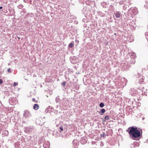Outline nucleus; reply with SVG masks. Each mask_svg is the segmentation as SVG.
I'll return each instance as SVG.
<instances>
[{"label": "nucleus", "instance_id": "1", "mask_svg": "<svg viewBox=\"0 0 148 148\" xmlns=\"http://www.w3.org/2000/svg\"><path fill=\"white\" fill-rule=\"evenodd\" d=\"M130 136L133 139L136 140L140 136V132L138 130H127Z\"/></svg>", "mask_w": 148, "mask_h": 148}, {"label": "nucleus", "instance_id": "2", "mask_svg": "<svg viewBox=\"0 0 148 148\" xmlns=\"http://www.w3.org/2000/svg\"><path fill=\"white\" fill-rule=\"evenodd\" d=\"M126 62L128 63V64H134L135 63V58L134 57L132 58L131 56L128 57L127 59H126Z\"/></svg>", "mask_w": 148, "mask_h": 148}, {"label": "nucleus", "instance_id": "3", "mask_svg": "<svg viewBox=\"0 0 148 148\" xmlns=\"http://www.w3.org/2000/svg\"><path fill=\"white\" fill-rule=\"evenodd\" d=\"M23 116L25 118H29L32 116L31 113L28 110H25L24 112Z\"/></svg>", "mask_w": 148, "mask_h": 148}, {"label": "nucleus", "instance_id": "4", "mask_svg": "<svg viewBox=\"0 0 148 148\" xmlns=\"http://www.w3.org/2000/svg\"><path fill=\"white\" fill-rule=\"evenodd\" d=\"M138 93L137 90L134 88H131L130 94L133 96H135Z\"/></svg>", "mask_w": 148, "mask_h": 148}, {"label": "nucleus", "instance_id": "5", "mask_svg": "<svg viewBox=\"0 0 148 148\" xmlns=\"http://www.w3.org/2000/svg\"><path fill=\"white\" fill-rule=\"evenodd\" d=\"M139 77H137L138 78V80L139 81V83L140 84H142V83L144 81V79L143 78V76H142L140 74L138 75Z\"/></svg>", "mask_w": 148, "mask_h": 148}, {"label": "nucleus", "instance_id": "6", "mask_svg": "<svg viewBox=\"0 0 148 148\" xmlns=\"http://www.w3.org/2000/svg\"><path fill=\"white\" fill-rule=\"evenodd\" d=\"M121 66V67L122 68V70H126L127 69L128 66H127L126 64L125 63H122Z\"/></svg>", "mask_w": 148, "mask_h": 148}, {"label": "nucleus", "instance_id": "7", "mask_svg": "<svg viewBox=\"0 0 148 148\" xmlns=\"http://www.w3.org/2000/svg\"><path fill=\"white\" fill-rule=\"evenodd\" d=\"M50 146V143L48 141H45L43 145V147L45 148H49Z\"/></svg>", "mask_w": 148, "mask_h": 148}, {"label": "nucleus", "instance_id": "8", "mask_svg": "<svg viewBox=\"0 0 148 148\" xmlns=\"http://www.w3.org/2000/svg\"><path fill=\"white\" fill-rule=\"evenodd\" d=\"M127 130H142V129L140 128H138L136 126L134 127L133 126L129 127Z\"/></svg>", "mask_w": 148, "mask_h": 148}, {"label": "nucleus", "instance_id": "9", "mask_svg": "<svg viewBox=\"0 0 148 148\" xmlns=\"http://www.w3.org/2000/svg\"><path fill=\"white\" fill-rule=\"evenodd\" d=\"M52 109V108L50 106L48 107L45 109V112H50L51 110V109Z\"/></svg>", "mask_w": 148, "mask_h": 148}, {"label": "nucleus", "instance_id": "10", "mask_svg": "<svg viewBox=\"0 0 148 148\" xmlns=\"http://www.w3.org/2000/svg\"><path fill=\"white\" fill-rule=\"evenodd\" d=\"M81 140V143L82 144H84L86 142V138H84V137H83L82 138Z\"/></svg>", "mask_w": 148, "mask_h": 148}, {"label": "nucleus", "instance_id": "11", "mask_svg": "<svg viewBox=\"0 0 148 148\" xmlns=\"http://www.w3.org/2000/svg\"><path fill=\"white\" fill-rule=\"evenodd\" d=\"M2 134L4 136H7L8 135V132L7 130H2Z\"/></svg>", "mask_w": 148, "mask_h": 148}, {"label": "nucleus", "instance_id": "12", "mask_svg": "<svg viewBox=\"0 0 148 148\" xmlns=\"http://www.w3.org/2000/svg\"><path fill=\"white\" fill-rule=\"evenodd\" d=\"M74 46V42L73 41H72L69 45V48H72Z\"/></svg>", "mask_w": 148, "mask_h": 148}, {"label": "nucleus", "instance_id": "13", "mask_svg": "<svg viewBox=\"0 0 148 148\" xmlns=\"http://www.w3.org/2000/svg\"><path fill=\"white\" fill-rule=\"evenodd\" d=\"M39 108L38 105L37 104H35L33 106V109L35 110H37Z\"/></svg>", "mask_w": 148, "mask_h": 148}, {"label": "nucleus", "instance_id": "14", "mask_svg": "<svg viewBox=\"0 0 148 148\" xmlns=\"http://www.w3.org/2000/svg\"><path fill=\"white\" fill-rule=\"evenodd\" d=\"M115 16L116 18H119L120 17V13L119 12H117L115 13Z\"/></svg>", "mask_w": 148, "mask_h": 148}, {"label": "nucleus", "instance_id": "15", "mask_svg": "<svg viewBox=\"0 0 148 148\" xmlns=\"http://www.w3.org/2000/svg\"><path fill=\"white\" fill-rule=\"evenodd\" d=\"M56 103H58L59 102L60 99L59 96H58L56 98Z\"/></svg>", "mask_w": 148, "mask_h": 148}, {"label": "nucleus", "instance_id": "16", "mask_svg": "<svg viewBox=\"0 0 148 148\" xmlns=\"http://www.w3.org/2000/svg\"><path fill=\"white\" fill-rule=\"evenodd\" d=\"M105 111H106V110H105V109H104V108L101 109L100 110V112H101V113L100 114V115H102L103 113H104L105 112Z\"/></svg>", "mask_w": 148, "mask_h": 148}, {"label": "nucleus", "instance_id": "17", "mask_svg": "<svg viewBox=\"0 0 148 148\" xmlns=\"http://www.w3.org/2000/svg\"><path fill=\"white\" fill-rule=\"evenodd\" d=\"M104 119H105V120H104L105 121H107V120H108L110 119L109 116L108 115H106V116H105V117Z\"/></svg>", "mask_w": 148, "mask_h": 148}, {"label": "nucleus", "instance_id": "18", "mask_svg": "<svg viewBox=\"0 0 148 148\" xmlns=\"http://www.w3.org/2000/svg\"><path fill=\"white\" fill-rule=\"evenodd\" d=\"M99 106L101 108H103L104 106L105 105L103 103L101 102L100 103Z\"/></svg>", "mask_w": 148, "mask_h": 148}, {"label": "nucleus", "instance_id": "19", "mask_svg": "<svg viewBox=\"0 0 148 148\" xmlns=\"http://www.w3.org/2000/svg\"><path fill=\"white\" fill-rule=\"evenodd\" d=\"M23 6L21 4H20L17 6V7L19 9H22L23 8Z\"/></svg>", "mask_w": 148, "mask_h": 148}, {"label": "nucleus", "instance_id": "20", "mask_svg": "<svg viewBox=\"0 0 148 148\" xmlns=\"http://www.w3.org/2000/svg\"><path fill=\"white\" fill-rule=\"evenodd\" d=\"M101 137H105V136H108V135L103 133L102 134H101Z\"/></svg>", "mask_w": 148, "mask_h": 148}, {"label": "nucleus", "instance_id": "21", "mask_svg": "<svg viewBox=\"0 0 148 148\" xmlns=\"http://www.w3.org/2000/svg\"><path fill=\"white\" fill-rule=\"evenodd\" d=\"M61 84L62 86H65L66 85V82H65L64 81L61 83Z\"/></svg>", "mask_w": 148, "mask_h": 148}, {"label": "nucleus", "instance_id": "22", "mask_svg": "<svg viewBox=\"0 0 148 148\" xmlns=\"http://www.w3.org/2000/svg\"><path fill=\"white\" fill-rule=\"evenodd\" d=\"M18 85L17 83H16V82H14L13 84V86H15Z\"/></svg>", "mask_w": 148, "mask_h": 148}, {"label": "nucleus", "instance_id": "23", "mask_svg": "<svg viewBox=\"0 0 148 148\" xmlns=\"http://www.w3.org/2000/svg\"><path fill=\"white\" fill-rule=\"evenodd\" d=\"M144 7L145 8H147L148 9V2H147V4L146 5H145L144 6Z\"/></svg>", "mask_w": 148, "mask_h": 148}, {"label": "nucleus", "instance_id": "24", "mask_svg": "<svg viewBox=\"0 0 148 148\" xmlns=\"http://www.w3.org/2000/svg\"><path fill=\"white\" fill-rule=\"evenodd\" d=\"M11 69L10 68H8L7 70V71L8 73H10L11 72Z\"/></svg>", "mask_w": 148, "mask_h": 148}, {"label": "nucleus", "instance_id": "25", "mask_svg": "<svg viewBox=\"0 0 148 148\" xmlns=\"http://www.w3.org/2000/svg\"><path fill=\"white\" fill-rule=\"evenodd\" d=\"M32 100L34 102L36 103H37V101H36V100L35 98H33L32 99Z\"/></svg>", "mask_w": 148, "mask_h": 148}, {"label": "nucleus", "instance_id": "26", "mask_svg": "<svg viewBox=\"0 0 148 148\" xmlns=\"http://www.w3.org/2000/svg\"><path fill=\"white\" fill-rule=\"evenodd\" d=\"M124 84L125 86L126 84V80L124 79Z\"/></svg>", "mask_w": 148, "mask_h": 148}, {"label": "nucleus", "instance_id": "27", "mask_svg": "<svg viewBox=\"0 0 148 148\" xmlns=\"http://www.w3.org/2000/svg\"><path fill=\"white\" fill-rule=\"evenodd\" d=\"M135 53H131V56H134V57L135 56Z\"/></svg>", "mask_w": 148, "mask_h": 148}, {"label": "nucleus", "instance_id": "28", "mask_svg": "<svg viewBox=\"0 0 148 148\" xmlns=\"http://www.w3.org/2000/svg\"><path fill=\"white\" fill-rule=\"evenodd\" d=\"M145 36L147 38V36H148V32H146L145 33Z\"/></svg>", "mask_w": 148, "mask_h": 148}, {"label": "nucleus", "instance_id": "29", "mask_svg": "<svg viewBox=\"0 0 148 148\" xmlns=\"http://www.w3.org/2000/svg\"><path fill=\"white\" fill-rule=\"evenodd\" d=\"M22 123L23 124V126H24L25 125H24V124L25 123H26L24 121H23L22 122Z\"/></svg>", "mask_w": 148, "mask_h": 148}, {"label": "nucleus", "instance_id": "30", "mask_svg": "<svg viewBox=\"0 0 148 148\" xmlns=\"http://www.w3.org/2000/svg\"><path fill=\"white\" fill-rule=\"evenodd\" d=\"M3 81L1 79H0V84H2L3 83Z\"/></svg>", "mask_w": 148, "mask_h": 148}, {"label": "nucleus", "instance_id": "31", "mask_svg": "<svg viewBox=\"0 0 148 148\" xmlns=\"http://www.w3.org/2000/svg\"><path fill=\"white\" fill-rule=\"evenodd\" d=\"M86 19L85 18H83L82 20V21L84 22H86Z\"/></svg>", "mask_w": 148, "mask_h": 148}, {"label": "nucleus", "instance_id": "32", "mask_svg": "<svg viewBox=\"0 0 148 148\" xmlns=\"http://www.w3.org/2000/svg\"><path fill=\"white\" fill-rule=\"evenodd\" d=\"M59 128L60 130H63V128L61 126H60Z\"/></svg>", "mask_w": 148, "mask_h": 148}, {"label": "nucleus", "instance_id": "33", "mask_svg": "<svg viewBox=\"0 0 148 148\" xmlns=\"http://www.w3.org/2000/svg\"><path fill=\"white\" fill-rule=\"evenodd\" d=\"M23 1L26 3H27L28 2V1L27 0H24Z\"/></svg>", "mask_w": 148, "mask_h": 148}, {"label": "nucleus", "instance_id": "34", "mask_svg": "<svg viewBox=\"0 0 148 148\" xmlns=\"http://www.w3.org/2000/svg\"><path fill=\"white\" fill-rule=\"evenodd\" d=\"M2 105V103H1V101H0V107Z\"/></svg>", "mask_w": 148, "mask_h": 148}, {"label": "nucleus", "instance_id": "35", "mask_svg": "<svg viewBox=\"0 0 148 148\" xmlns=\"http://www.w3.org/2000/svg\"><path fill=\"white\" fill-rule=\"evenodd\" d=\"M75 42H77L78 43L79 42V41L77 40H75Z\"/></svg>", "mask_w": 148, "mask_h": 148}, {"label": "nucleus", "instance_id": "36", "mask_svg": "<svg viewBox=\"0 0 148 148\" xmlns=\"http://www.w3.org/2000/svg\"><path fill=\"white\" fill-rule=\"evenodd\" d=\"M77 141V140H74L73 141V143H75V142L76 141Z\"/></svg>", "mask_w": 148, "mask_h": 148}, {"label": "nucleus", "instance_id": "37", "mask_svg": "<svg viewBox=\"0 0 148 148\" xmlns=\"http://www.w3.org/2000/svg\"><path fill=\"white\" fill-rule=\"evenodd\" d=\"M63 130H58L59 132H61V131H63Z\"/></svg>", "mask_w": 148, "mask_h": 148}, {"label": "nucleus", "instance_id": "38", "mask_svg": "<svg viewBox=\"0 0 148 148\" xmlns=\"http://www.w3.org/2000/svg\"><path fill=\"white\" fill-rule=\"evenodd\" d=\"M145 117H143L142 118V120H143L145 119Z\"/></svg>", "mask_w": 148, "mask_h": 148}, {"label": "nucleus", "instance_id": "39", "mask_svg": "<svg viewBox=\"0 0 148 148\" xmlns=\"http://www.w3.org/2000/svg\"><path fill=\"white\" fill-rule=\"evenodd\" d=\"M2 8H3L2 7V6L0 7V9H2Z\"/></svg>", "mask_w": 148, "mask_h": 148}, {"label": "nucleus", "instance_id": "40", "mask_svg": "<svg viewBox=\"0 0 148 148\" xmlns=\"http://www.w3.org/2000/svg\"><path fill=\"white\" fill-rule=\"evenodd\" d=\"M59 126V125H56V127H57V126Z\"/></svg>", "mask_w": 148, "mask_h": 148}, {"label": "nucleus", "instance_id": "41", "mask_svg": "<svg viewBox=\"0 0 148 148\" xmlns=\"http://www.w3.org/2000/svg\"><path fill=\"white\" fill-rule=\"evenodd\" d=\"M24 12H25V13H26V12H25V11L24 10Z\"/></svg>", "mask_w": 148, "mask_h": 148}, {"label": "nucleus", "instance_id": "42", "mask_svg": "<svg viewBox=\"0 0 148 148\" xmlns=\"http://www.w3.org/2000/svg\"><path fill=\"white\" fill-rule=\"evenodd\" d=\"M24 12H25V13H26V12H25V11L24 10Z\"/></svg>", "mask_w": 148, "mask_h": 148}, {"label": "nucleus", "instance_id": "43", "mask_svg": "<svg viewBox=\"0 0 148 148\" xmlns=\"http://www.w3.org/2000/svg\"><path fill=\"white\" fill-rule=\"evenodd\" d=\"M24 12H25V13H26V12H25V11L24 10Z\"/></svg>", "mask_w": 148, "mask_h": 148}, {"label": "nucleus", "instance_id": "44", "mask_svg": "<svg viewBox=\"0 0 148 148\" xmlns=\"http://www.w3.org/2000/svg\"><path fill=\"white\" fill-rule=\"evenodd\" d=\"M23 10H24V9H23Z\"/></svg>", "mask_w": 148, "mask_h": 148}]
</instances>
